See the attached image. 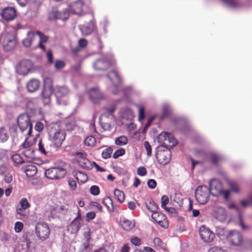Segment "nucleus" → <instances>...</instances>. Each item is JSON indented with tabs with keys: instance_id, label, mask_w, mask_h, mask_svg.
I'll return each instance as SVG.
<instances>
[{
	"instance_id": "obj_1",
	"label": "nucleus",
	"mask_w": 252,
	"mask_h": 252,
	"mask_svg": "<svg viewBox=\"0 0 252 252\" xmlns=\"http://www.w3.org/2000/svg\"><path fill=\"white\" fill-rule=\"evenodd\" d=\"M48 134L50 140L57 149L62 146L66 137V133L59 123L50 124L48 126Z\"/></svg>"
},
{
	"instance_id": "obj_2",
	"label": "nucleus",
	"mask_w": 252,
	"mask_h": 252,
	"mask_svg": "<svg viewBox=\"0 0 252 252\" xmlns=\"http://www.w3.org/2000/svg\"><path fill=\"white\" fill-rule=\"evenodd\" d=\"M16 124L20 132L24 135L31 136L32 124L31 117L27 113L19 115L16 119Z\"/></svg>"
},
{
	"instance_id": "obj_3",
	"label": "nucleus",
	"mask_w": 252,
	"mask_h": 252,
	"mask_svg": "<svg viewBox=\"0 0 252 252\" xmlns=\"http://www.w3.org/2000/svg\"><path fill=\"white\" fill-rule=\"evenodd\" d=\"M210 194L209 189L206 186H200L195 190V199L199 203L205 204L209 200Z\"/></svg>"
},
{
	"instance_id": "obj_4",
	"label": "nucleus",
	"mask_w": 252,
	"mask_h": 252,
	"mask_svg": "<svg viewBox=\"0 0 252 252\" xmlns=\"http://www.w3.org/2000/svg\"><path fill=\"white\" fill-rule=\"evenodd\" d=\"M35 233L39 240L44 241L49 238L50 229L46 222L40 221L35 226Z\"/></svg>"
},
{
	"instance_id": "obj_5",
	"label": "nucleus",
	"mask_w": 252,
	"mask_h": 252,
	"mask_svg": "<svg viewBox=\"0 0 252 252\" xmlns=\"http://www.w3.org/2000/svg\"><path fill=\"white\" fill-rule=\"evenodd\" d=\"M70 91L66 86L57 87L55 91L57 103L60 105H66L67 103L66 97Z\"/></svg>"
},
{
	"instance_id": "obj_6",
	"label": "nucleus",
	"mask_w": 252,
	"mask_h": 252,
	"mask_svg": "<svg viewBox=\"0 0 252 252\" xmlns=\"http://www.w3.org/2000/svg\"><path fill=\"white\" fill-rule=\"evenodd\" d=\"M65 169L61 167H52L46 170L45 175L46 177L51 180H59L66 174Z\"/></svg>"
},
{
	"instance_id": "obj_7",
	"label": "nucleus",
	"mask_w": 252,
	"mask_h": 252,
	"mask_svg": "<svg viewBox=\"0 0 252 252\" xmlns=\"http://www.w3.org/2000/svg\"><path fill=\"white\" fill-rule=\"evenodd\" d=\"M2 43L4 50L10 51L12 50L16 44L15 37L12 32H6L2 36Z\"/></svg>"
},
{
	"instance_id": "obj_8",
	"label": "nucleus",
	"mask_w": 252,
	"mask_h": 252,
	"mask_svg": "<svg viewBox=\"0 0 252 252\" xmlns=\"http://www.w3.org/2000/svg\"><path fill=\"white\" fill-rule=\"evenodd\" d=\"M171 157V152L168 148L159 149L156 154V158L158 163L163 165H165L170 162Z\"/></svg>"
},
{
	"instance_id": "obj_9",
	"label": "nucleus",
	"mask_w": 252,
	"mask_h": 252,
	"mask_svg": "<svg viewBox=\"0 0 252 252\" xmlns=\"http://www.w3.org/2000/svg\"><path fill=\"white\" fill-rule=\"evenodd\" d=\"M33 64L29 60H22L17 65L16 71L21 75H27L32 68Z\"/></svg>"
},
{
	"instance_id": "obj_10",
	"label": "nucleus",
	"mask_w": 252,
	"mask_h": 252,
	"mask_svg": "<svg viewBox=\"0 0 252 252\" xmlns=\"http://www.w3.org/2000/svg\"><path fill=\"white\" fill-rule=\"evenodd\" d=\"M199 236L205 242L210 243L215 238V234L209 228L204 225H202L199 228Z\"/></svg>"
},
{
	"instance_id": "obj_11",
	"label": "nucleus",
	"mask_w": 252,
	"mask_h": 252,
	"mask_svg": "<svg viewBox=\"0 0 252 252\" xmlns=\"http://www.w3.org/2000/svg\"><path fill=\"white\" fill-rule=\"evenodd\" d=\"M77 209V215L70 223L67 228L68 231L70 232L72 234H75L78 232L81 227V221L82 220L80 214V210L78 207Z\"/></svg>"
},
{
	"instance_id": "obj_12",
	"label": "nucleus",
	"mask_w": 252,
	"mask_h": 252,
	"mask_svg": "<svg viewBox=\"0 0 252 252\" xmlns=\"http://www.w3.org/2000/svg\"><path fill=\"white\" fill-rule=\"evenodd\" d=\"M152 218L161 227L167 228L168 227V221L166 216L164 214L158 212L153 213L152 214Z\"/></svg>"
},
{
	"instance_id": "obj_13",
	"label": "nucleus",
	"mask_w": 252,
	"mask_h": 252,
	"mask_svg": "<svg viewBox=\"0 0 252 252\" xmlns=\"http://www.w3.org/2000/svg\"><path fill=\"white\" fill-rule=\"evenodd\" d=\"M0 16L6 21H12L17 16L16 10L13 7H5L1 12Z\"/></svg>"
},
{
	"instance_id": "obj_14",
	"label": "nucleus",
	"mask_w": 252,
	"mask_h": 252,
	"mask_svg": "<svg viewBox=\"0 0 252 252\" xmlns=\"http://www.w3.org/2000/svg\"><path fill=\"white\" fill-rule=\"evenodd\" d=\"M227 237L228 241L234 246H239L242 242L241 234L236 230L230 231Z\"/></svg>"
},
{
	"instance_id": "obj_15",
	"label": "nucleus",
	"mask_w": 252,
	"mask_h": 252,
	"mask_svg": "<svg viewBox=\"0 0 252 252\" xmlns=\"http://www.w3.org/2000/svg\"><path fill=\"white\" fill-rule=\"evenodd\" d=\"M112 65L111 62L106 58L97 59L94 63V69L98 70H106Z\"/></svg>"
},
{
	"instance_id": "obj_16",
	"label": "nucleus",
	"mask_w": 252,
	"mask_h": 252,
	"mask_svg": "<svg viewBox=\"0 0 252 252\" xmlns=\"http://www.w3.org/2000/svg\"><path fill=\"white\" fill-rule=\"evenodd\" d=\"M222 189V184L217 180H213L210 184V193L213 196L220 195Z\"/></svg>"
},
{
	"instance_id": "obj_17",
	"label": "nucleus",
	"mask_w": 252,
	"mask_h": 252,
	"mask_svg": "<svg viewBox=\"0 0 252 252\" xmlns=\"http://www.w3.org/2000/svg\"><path fill=\"white\" fill-rule=\"evenodd\" d=\"M90 99L94 103H98L103 98V95L97 88H92L88 92Z\"/></svg>"
},
{
	"instance_id": "obj_18",
	"label": "nucleus",
	"mask_w": 252,
	"mask_h": 252,
	"mask_svg": "<svg viewBox=\"0 0 252 252\" xmlns=\"http://www.w3.org/2000/svg\"><path fill=\"white\" fill-rule=\"evenodd\" d=\"M53 93V87L52 85L45 86L42 92V98L44 104H48L51 101V96Z\"/></svg>"
},
{
	"instance_id": "obj_19",
	"label": "nucleus",
	"mask_w": 252,
	"mask_h": 252,
	"mask_svg": "<svg viewBox=\"0 0 252 252\" xmlns=\"http://www.w3.org/2000/svg\"><path fill=\"white\" fill-rule=\"evenodd\" d=\"M36 35H38L39 37V42L38 44V46L40 48L42 49L43 51H45V47L43 45L44 43L47 42L48 37V36L44 35L41 32L39 31H31L30 32V35L32 36H35Z\"/></svg>"
},
{
	"instance_id": "obj_20",
	"label": "nucleus",
	"mask_w": 252,
	"mask_h": 252,
	"mask_svg": "<svg viewBox=\"0 0 252 252\" xmlns=\"http://www.w3.org/2000/svg\"><path fill=\"white\" fill-rule=\"evenodd\" d=\"M109 118L105 114L101 115L99 118V122L102 128L105 131H110L112 128Z\"/></svg>"
},
{
	"instance_id": "obj_21",
	"label": "nucleus",
	"mask_w": 252,
	"mask_h": 252,
	"mask_svg": "<svg viewBox=\"0 0 252 252\" xmlns=\"http://www.w3.org/2000/svg\"><path fill=\"white\" fill-rule=\"evenodd\" d=\"M107 77L115 86L119 85L122 82L121 78L116 70L110 71L107 74Z\"/></svg>"
},
{
	"instance_id": "obj_22",
	"label": "nucleus",
	"mask_w": 252,
	"mask_h": 252,
	"mask_svg": "<svg viewBox=\"0 0 252 252\" xmlns=\"http://www.w3.org/2000/svg\"><path fill=\"white\" fill-rule=\"evenodd\" d=\"M40 85V82L38 80L32 79L27 83L26 87L28 92L33 93L38 90Z\"/></svg>"
},
{
	"instance_id": "obj_23",
	"label": "nucleus",
	"mask_w": 252,
	"mask_h": 252,
	"mask_svg": "<svg viewBox=\"0 0 252 252\" xmlns=\"http://www.w3.org/2000/svg\"><path fill=\"white\" fill-rule=\"evenodd\" d=\"M22 170L25 173L28 177H32L36 175L37 171V167L33 164L27 165L22 167Z\"/></svg>"
},
{
	"instance_id": "obj_24",
	"label": "nucleus",
	"mask_w": 252,
	"mask_h": 252,
	"mask_svg": "<svg viewBox=\"0 0 252 252\" xmlns=\"http://www.w3.org/2000/svg\"><path fill=\"white\" fill-rule=\"evenodd\" d=\"M84 2L82 0H77L72 3L71 11L75 14H80L82 12Z\"/></svg>"
},
{
	"instance_id": "obj_25",
	"label": "nucleus",
	"mask_w": 252,
	"mask_h": 252,
	"mask_svg": "<svg viewBox=\"0 0 252 252\" xmlns=\"http://www.w3.org/2000/svg\"><path fill=\"white\" fill-rule=\"evenodd\" d=\"M120 222L122 228L126 231H130L135 226L134 221H131L125 217L121 218Z\"/></svg>"
},
{
	"instance_id": "obj_26",
	"label": "nucleus",
	"mask_w": 252,
	"mask_h": 252,
	"mask_svg": "<svg viewBox=\"0 0 252 252\" xmlns=\"http://www.w3.org/2000/svg\"><path fill=\"white\" fill-rule=\"evenodd\" d=\"M94 27V23L93 21H90L87 25L82 26L81 30L85 35H89L93 32Z\"/></svg>"
},
{
	"instance_id": "obj_27",
	"label": "nucleus",
	"mask_w": 252,
	"mask_h": 252,
	"mask_svg": "<svg viewBox=\"0 0 252 252\" xmlns=\"http://www.w3.org/2000/svg\"><path fill=\"white\" fill-rule=\"evenodd\" d=\"M227 217L226 213L224 208H219L216 212V218L220 221L224 220Z\"/></svg>"
},
{
	"instance_id": "obj_28",
	"label": "nucleus",
	"mask_w": 252,
	"mask_h": 252,
	"mask_svg": "<svg viewBox=\"0 0 252 252\" xmlns=\"http://www.w3.org/2000/svg\"><path fill=\"white\" fill-rule=\"evenodd\" d=\"M170 134L166 132H162L159 134L158 137V141L161 145L159 148H161L163 145H167L168 144L166 141H167V139H168Z\"/></svg>"
},
{
	"instance_id": "obj_29",
	"label": "nucleus",
	"mask_w": 252,
	"mask_h": 252,
	"mask_svg": "<svg viewBox=\"0 0 252 252\" xmlns=\"http://www.w3.org/2000/svg\"><path fill=\"white\" fill-rule=\"evenodd\" d=\"M167 145H163L161 148H172L173 147L175 146L177 144V140L174 138L171 134H170L168 139H167V141H166Z\"/></svg>"
},
{
	"instance_id": "obj_30",
	"label": "nucleus",
	"mask_w": 252,
	"mask_h": 252,
	"mask_svg": "<svg viewBox=\"0 0 252 252\" xmlns=\"http://www.w3.org/2000/svg\"><path fill=\"white\" fill-rule=\"evenodd\" d=\"M128 143V138L126 136L121 135L115 140V144L117 146H122L126 145Z\"/></svg>"
},
{
	"instance_id": "obj_31",
	"label": "nucleus",
	"mask_w": 252,
	"mask_h": 252,
	"mask_svg": "<svg viewBox=\"0 0 252 252\" xmlns=\"http://www.w3.org/2000/svg\"><path fill=\"white\" fill-rule=\"evenodd\" d=\"M102 203L107 207L108 210L110 212L114 211V207L112 199L109 197H106L102 201Z\"/></svg>"
},
{
	"instance_id": "obj_32",
	"label": "nucleus",
	"mask_w": 252,
	"mask_h": 252,
	"mask_svg": "<svg viewBox=\"0 0 252 252\" xmlns=\"http://www.w3.org/2000/svg\"><path fill=\"white\" fill-rule=\"evenodd\" d=\"M75 178L78 182L82 184L85 183L88 180L87 175L81 172H78L75 175Z\"/></svg>"
},
{
	"instance_id": "obj_33",
	"label": "nucleus",
	"mask_w": 252,
	"mask_h": 252,
	"mask_svg": "<svg viewBox=\"0 0 252 252\" xmlns=\"http://www.w3.org/2000/svg\"><path fill=\"white\" fill-rule=\"evenodd\" d=\"M114 194L115 198L120 203L124 202L125 200V194L123 191L115 189L114 191Z\"/></svg>"
},
{
	"instance_id": "obj_34",
	"label": "nucleus",
	"mask_w": 252,
	"mask_h": 252,
	"mask_svg": "<svg viewBox=\"0 0 252 252\" xmlns=\"http://www.w3.org/2000/svg\"><path fill=\"white\" fill-rule=\"evenodd\" d=\"M146 205L147 209L152 213L157 212L158 207L153 200H150L148 202L146 203Z\"/></svg>"
},
{
	"instance_id": "obj_35",
	"label": "nucleus",
	"mask_w": 252,
	"mask_h": 252,
	"mask_svg": "<svg viewBox=\"0 0 252 252\" xmlns=\"http://www.w3.org/2000/svg\"><path fill=\"white\" fill-rule=\"evenodd\" d=\"M80 166L82 167L89 169L91 168V162L87 158V157L85 158H81L79 162H78Z\"/></svg>"
},
{
	"instance_id": "obj_36",
	"label": "nucleus",
	"mask_w": 252,
	"mask_h": 252,
	"mask_svg": "<svg viewBox=\"0 0 252 252\" xmlns=\"http://www.w3.org/2000/svg\"><path fill=\"white\" fill-rule=\"evenodd\" d=\"M11 159L13 162L18 165L21 164L24 162V160L23 159L21 156L18 154H15L11 156Z\"/></svg>"
},
{
	"instance_id": "obj_37",
	"label": "nucleus",
	"mask_w": 252,
	"mask_h": 252,
	"mask_svg": "<svg viewBox=\"0 0 252 252\" xmlns=\"http://www.w3.org/2000/svg\"><path fill=\"white\" fill-rule=\"evenodd\" d=\"M84 143L86 146L93 147L96 144V139L92 136H88L85 139Z\"/></svg>"
},
{
	"instance_id": "obj_38",
	"label": "nucleus",
	"mask_w": 252,
	"mask_h": 252,
	"mask_svg": "<svg viewBox=\"0 0 252 252\" xmlns=\"http://www.w3.org/2000/svg\"><path fill=\"white\" fill-rule=\"evenodd\" d=\"M112 152V148L110 147H108L102 152V158L104 159H107L111 158Z\"/></svg>"
},
{
	"instance_id": "obj_39",
	"label": "nucleus",
	"mask_w": 252,
	"mask_h": 252,
	"mask_svg": "<svg viewBox=\"0 0 252 252\" xmlns=\"http://www.w3.org/2000/svg\"><path fill=\"white\" fill-rule=\"evenodd\" d=\"M153 243L155 248L157 250L163 249L164 248L163 243L158 238H155L154 239Z\"/></svg>"
},
{
	"instance_id": "obj_40",
	"label": "nucleus",
	"mask_w": 252,
	"mask_h": 252,
	"mask_svg": "<svg viewBox=\"0 0 252 252\" xmlns=\"http://www.w3.org/2000/svg\"><path fill=\"white\" fill-rule=\"evenodd\" d=\"M65 66V63L63 61L56 60L54 63V67L56 70H59L63 68Z\"/></svg>"
},
{
	"instance_id": "obj_41",
	"label": "nucleus",
	"mask_w": 252,
	"mask_h": 252,
	"mask_svg": "<svg viewBox=\"0 0 252 252\" xmlns=\"http://www.w3.org/2000/svg\"><path fill=\"white\" fill-rule=\"evenodd\" d=\"M8 138L6 130L4 127L0 128V140L1 141H5Z\"/></svg>"
},
{
	"instance_id": "obj_42",
	"label": "nucleus",
	"mask_w": 252,
	"mask_h": 252,
	"mask_svg": "<svg viewBox=\"0 0 252 252\" xmlns=\"http://www.w3.org/2000/svg\"><path fill=\"white\" fill-rule=\"evenodd\" d=\"M228 184L232 191L235 192H238L239 191V186L237 183L234 181H230L228 183Z\"/></svg>"
},
{
	"instance_id": "obj_43",
	"label": "nucleus",
	"mask_w": 252,
	"mask_h": 252,
	"mask_svg": "<svg viewBox=\"0 0 252 252\" xmlns=\"http://www.w3.org/2000/svg\"><path fill=\"white\" fill-rule=\"evenodd\" d=\"M34 36L30 35V32H28V37L23 41V43L25 47H29L31 46Z\"/></svg>"
},
{
	"instance_id": "obj_44",
	"label": "nucleus",
	"mask_w": 252,
	"mask_h": 252,
	"mask_svg": "<svg viewBox=\"0 0 252 252\" xmlns=\"http://www.w3.org/2000/svg\"><path fill=\"white\" fill-rule=\"evenodd\" d=\"M22 153L23 155L28 158H32L34 156V151L31 148L25 149Z\"/></svg>"
},
{
	"instance_id": "obj_45",
	"label": "nucleus",
	"mask_w": 252,
	"mask_h": 252,
	"mask_svg": "<svg viewBox=\"0 0 252 252\" xmlns=\"http://www.w3.org/2000/svg\"><path fill=\"white\" fill-rule=\"evenodd\" d=\"M25 136H26V138H25L24 142L21 145V147H22L24 149H30V147L31 145H32L33 144L29 141V138L32 137V135L31 136L25 135Z\"/></svg>"
},
{
	"instance_id": "obj_46",
	"label": "nucleus",
	"mask_w": 252,
	"mask_h": 252,
	"mask_svg": "<svg viewBox=\"0 0 252 252\" xmlns=\"http://www.w3.org/2000/svg\"><path fill=\"white\" fill-rule=\"evenodd\" d=\"M19 205V207L23 208V209H27L31 206V205L29 203L28 200L25 198H23L20 200Z\"/></svg>"
},
{
	"instance_id": "obj_47",
	"label": "nucleus",
	"mask_w": 252,
	"mask_h": 252,
	"mask_svg": "<svg viewBox=\"0 0 252 252\" xmlns=\"http://www.w3.org/2000/svg\"><path fill=\"white\" fill-rule=\"evenodd\" d=\"M90 193L94 196L98 195L100 193L99 187L95 185L92 186L90 188Z\"/></svg>"
},
{
	"instance_id": "obj_48",
	"label": "nucleus",
	"mask_w": 252,
	"mask_h": 252,
	"mask_svg": "<svg viewBox=\"0 0 252 252\" xmlns=\"http://www.w3.org/2000/svg\"><path fill=\"white\" fill-rule=\"evenodd\" d=\"M126 153L125 150L124 149H120L116 150L113 155V158H117L119 157L125 155Z\"/></svg>"
},
{
	"instance_id": "obj_49",
	"label": "nucleus",
	"mask_w": 252,
	"mask_h": 252,
	"mask_svg": "<svg viewBox=\"0 0 252 252\" xmlns=\"http://www.w3.org/2000/svg\"><path fill=\"white\" fill-rule=\"evenodd\" d=\"M138 119L139 121H143L145 119V109L143 106L139 107Z\"/></svg>"
},
{
	"instance_id": "obj_50",
	"label": "nucleus",
	"mask_w": 252,
	"mask_h": 252,
	"mask_svg": "<svg viewBox=\"0 0 252 252\" xmlns=\"http://www.w3.org/2000/svg\"><path fill=\"white\" fill-rule=\"evenodd\" d=\"M83 236L85 239V242L90 243V240L91 239V229L89 227H87L86 229V231L84 232Z\"/></svg>"
},
{
	"instance_id": "obj_51",
	"label": "nucleus",
	"mask_w": 252,
	"mask_h": 252,
	"mask_svg": "<svg viewBox=\"0 0 252 252\" xmlns=\"http://www.w3.org/2000/svg\"><path fill=\"white\" fill-rule=\"evenodd\" d=\"M144 146L147 151V155L148 157H150L152 155V147L149 144V143L145 141L144 142Z\"/></svg>"
},
{
	"instance_id": "obj_52",
	"label": "nucleus",
	"mask_w": 252,
	"mask_h": 252,
	"mask_svg": "<svg viewBox=\"0 0 252 252\" xmlns=\"http://www.w3.org/2000/svg\"><path fill=\"white\" fill-rule=\"evenodd\" d=\"M210 158L211 162L213 164H217L220 158L218 155L215 154H210Z\"/></svg>"
},
{
	"instance_id": "obj_53",
	"label": "nucleus",
	"mask_w": 252,
	"mask_h": 252,
	"mask_svg": "<svg viewBox=\"0 0 252 252\" xmlns=\"http://www.w3.org/2000/svg\"><path fill=\"white\" fill-rule=\"evenodd\" d=\"M23 227L24 225L22 222L20 221H17L15 223L14 230L16 232L19 233L22 230Z\"/></svg>"
},
{
	"instance_id": "obj_54",
	"label": "nucleus",
	"mask_w": 252,
	"mask_h": 252,
	"mask_svg": "<svg viewBox=\"0 0 252 252\" xmlns=\"http://www.w3.org/2000/svg\"><path fill=\"white\" fill-rule=\"evenodd\" d=\"M89 243L88 242L83 243L80 248L79 252H89Z\"/></svg>"
},
{
	"instance_id": "obj_55",
	"label": "nucleus",
	"mask_w": 252,
	"mask_h": 252,
	"mask_svg": "<svg viewBox=\"0 0 252 252\" xmlns=\"http://www.w3.org/2000/svg\"><path fill=\"white\" fill-rule=\"evenodd\" d=\"M161 207L162 208H165L166 205L169 203V198L166 195H163L161 199Z\"/></svg>"
},
{
	"instance_id": "obj_56",
	"label": "nucleus",
	"mask_w": 252,
	"mask_h": 252,
	"mask_svg": "<svg viewBox=\"0 0 252 252\" xmlns=\"http://www.w3.org/2000/svg\"><path fill=\"white\" fill-rule=\"evenodd\" d=\"M131 243L135 246H139L141 244V240L137 237L134 236L130 239Z\"/></svg>"
},
{
	"instance_id": "obj_57",
	"label": "nucleus",
	"mask_w": 252,
	"mask_h": 252,
	"mask_svg": "<svg viewBox=\"0 0 252 252\" xmlns=\"http://www.w3.org/2000/svg\"><path fill=\"white\" fill-rule=\"evenodd\" d=\"M90 205L97 209L100 212H102V207L99 203L95 201H92L90 203Z\"/></svg>"
},
{
	"instance_id": "obj_58",
	"label": "nucleus",
	"mask_w": 252,
	"mask_h": 252,
	"mask_svg": "<svg viewBox=\"0 0 252 252\" xmlns=\"http://www.w3.org/2000/svg\"><path fill=\"white\" fill-rule=\"evenodd\" d=\"M68 184L71 190L74 191L76 190L77 188V184L76 182L73 179H69L68 180Z\"/></svg>"
},
{
	"instance_id": "obj_59",
	"label": "nucleus",
	"mask_w": 252,
	"mask_h": 252,
	"mask_svg": "<svg viewBox=\"0 0 252 252\" xmlns=\"http://www.w3.org/2000/svg\"><path fill=\"white\" fill-rule=\"evenodd\" d=\"M147 173L146 169L143 166H140L137 169V174L140 176L146 175Z\"/></svg>"
},
{
	"instance_id": "obj_60",
	"label": "nucleus",
	"mask_w": 252,
	"mask_h": 252,
	"mask_svg": "<svg viewBox=\"0 0 252 252\" xmlns=\"http://www.w3.org/2000/svg\"><path fill=\"white\" fill-rule=\"evenodd\" d=\"M48 62L50 64L53 63V56L51 50H49L46 53Z\"/></svg>"
},
{
	"instance_id": "obj_61",
	"label": "nucleus",
	"mask_w": 252,
	"mask_h": 252,
	"mask_svg": "<svg viewBox=\"0 0 252 252\" xmlns=\"http://www.w3.org/2000/svg\"><path fill=\"white\" fill-rule=\"evenodd\" d=\"M95 216V213L93 211L88 212L86 215L87 220L88 221L94 219Z\"/></svg>"
},
{
	"instance_id": "obj_62",
	"label": "nucleus",
	"mask_w": 252,
	"mask_h": 252,
	"mask_svg": "<svg viewBox=\"0 0 252 252\" xmlns=\"http://www.w3.org/2000/svg\"><path fill=\"white\" fill-rule=\"evenodd\" d=\"M44 127L43 124L40 122H37L36 123L34 126V129L36 131L41 132L42 131Z\"/></svg>"
},
{
	"instance_id": "obj_63",
	"label": "nucleus",
	"mask_w": 252,
	"mask_h": 252,
	"mask_svg": "<svg viewBox=\"0 0 252 252\" xmlns=\"http://www.w3.org/2000/svg\"><path fill=\"white\" fill-rule=\"evenodd\" d=\"M147 185L149 188L154 189L157 186V182L154 179H150L148 181Z\"/></svg>"
},
{
	"instance_id": "obj_64",
	"label": "nucleus",
	"mask_w": 252,
	"mask_h": 252,
	"mask_svg": "<svg viewBox=\"0 0 252 252\" xmlns=\"http://www.w3.org/2000/svg\"><path fill=\"white\" fill-rule=\"evenodd\" d=\"M25 209H23L22 207H18L16 209L17 214L21 216L25 217L26 216L27 213Z\"/></svg>"
}]
</instances>
